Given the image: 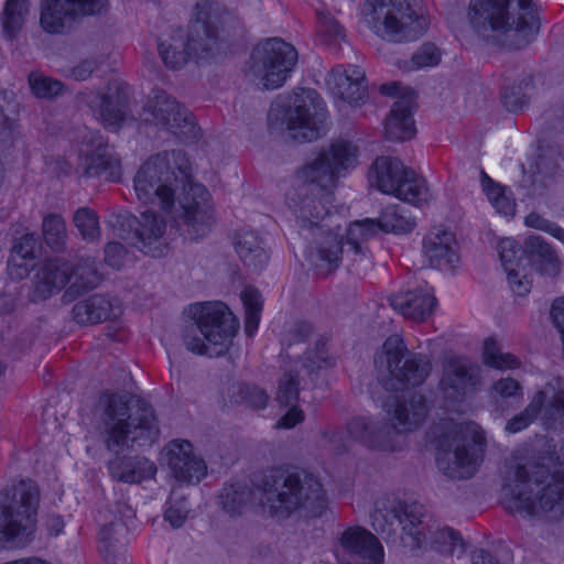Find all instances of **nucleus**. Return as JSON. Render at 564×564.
<instances>
[{"instance_id":"nucleus-9","label":"nucleus","mask_w":564,"mask_h":564,"mask_svg":"<svg viewBox=\"0 0 564 564\" xmlns=\"http://www.w3.org/2000/svg\"><path fill=\"white\" fill-rule=\"evenodd\" d=\"M332 193L316 192L307 186H295L288 194L286 202L296 217L300 232L305 238L315 237L317 232L325 235L324 240L318 242L314 251L311 252L312 261L319 269L330 272L327 265L319 259L318 249L323 246L330 247V241L336 239L341 242L338 232L332 231Z\"/></svg>"},{"instance_id":"nucleus-64","label":"nucleus","mask_w":564,"mask_h":564,"mask_svg":"<svg viewBox=\"0 0 564 564\" xmlns=\"http://www.w3.org/2000/svg\"><path fill=\"white\" fill-rule=\"evenodd\" d=\"M304 412L295 404H291V408L278 421L276 426L283 429H293L297 424L304 421Z\"/></svg>"},{"instance_id":"nucleus-20","label":"nucleus","mask_w":564,"mask_h":564,"mask_svg":"<svg viewBox=\"0 0 564 564\" xmlns=\"http://www.w3.org/2000/svg\"><path fill=\"white\" fill-rule=\"evenodd\" d=\"M113 227L120 238L130 241L145 254L160 258L167 252V245L163 240L166 223L151 210L141 213L139 218L127 212L118 214Z\"/></svg>"},{"instance_id":"nucleus-35","label":"nucleus","mask_w":564,"mask_h":564,"mask_svg":"<svg viewBox=\"0 0 564 564\" xmlns=\"http://www.w3.org/2000/svg\"><path fill=\"white\" fill-rule=\"evenodd\" d=\"M415 93L406 88L394 101L389 117L386 119V135L391 141H405L414 137L416 130L412 117Z\"/></svg>"},{"instance_id":"nucleus-62","label":"nucleus","mask_w":564,"mask_h":564,"mask_svg":"<svg viewBox=\"0 0 564 564\" xmlns=\"http://www.w3.org/2000/svg\"><path fill=\"white\" fill-rule=\"evenodd\" d=\"M126 256V248L120 242H109L105 247V261L112 268L119 269Z\"/></svg>"},{"instance_id":"nucleus-41","label":"nucleus","mask_w":564,"mask_h":564,"mask_svg":"<svg viewBox=\"0 0 564 564\" xmlns=\"http://www.w3.org/2000/svg\"><path fill=\"white\" fill-rule=\"evenodd\" d=\"M525 248L534 259L536 270L546 276L556 278L561 272V261L555 251L540 236H530L525 240Z\"/></svg>"},{"instance_id":"nucleus-39","label":"nucleus","mask_w":564,"mask_h":564,"mask_svg":"<svg viewBox=\"0 0 564 564\" xmlns=\"http://www.w3.org/2000/svg\"><path fill=\"white\" fill-rule=\"evenodd\" d=\"M100 280L95 258H80L75 265L72 264V275L68 288L63 294V301L65 303L75 301L82 294L97 288Z\"/></svg>"},{"instance_id":"nucleus-19","label":"nucleus","mask_w":564,"mask_h":564,"mask_svg":"<svg viewBox=\"0 0 564 564\" xmlns=\"http://www.w3.org/2000/svg\"><path fill=\"white\" fill-rule=\"evenodd\" d=\"M424 516V507L419 502L399 501L390 496H381L375 500L370 513L372 528L381 534L390 535L392 524L397 521L402 529L401 541L405 549L419 545L421 533L415 530L416 522Z\"/></svg>"},{"instance_id":"nucleus-25","label":"nucleus","mask_w":564,"mask_h":564,"mask_svg":"<svg viewBox=\"0 0 564 564\" xmlns=\"http://www.w3.org/2000/svg\"><path fill=\"white\" fill-rule=\"evenodd\" d=\"M79 99L90 109L95 119L110 132H118L129 119H132L128 110V98L120 88L115 94L80 93Z\"/></svg>"},{"instance_id":"nucleus-34","label":"nucleus","mask_w":564,"mask_h":564,"mask_svg":"<svg viewBox=\"0 0 564 564\" xmlns=\"http://www.w3.org/2000/svg\"><path fill=\"white\" fill-rule=\"evenodd\" d=\"M83 174L87 177H104L107 181H117L121 176L120 160L113 149L99 138L94 148L86 152L82 161Z\"/></svg>"},{"instance_id":"nucleus-2","label":"nucleus","mask_w":564,"mask_h":564,"mask_svg":"<svg viewBox=\"0 0 564 564\" xmlns=\"http://www.w3.org/2000/svg\"><path fill=\"white\" fill-rule=\"evenodd\" d=\"M97 415L102 444L116 454L107 464L110 476L126 484L153 478L156 474L153 462L143 456L120 455L138 440L153 442L159 436L152 408L129 394L105 392L98 399Z\"/></svg>"},{"instance_id":"nucleus-57","label":"nucleus","mask_w":564,"mask_h":564,"mask_svg":"<svg viewBox=\"0 0 564 564\" xmlns=\"http://www.w3.org/2000/svg\"><path fill=\"white\" fill-rule=\"evenodd\" d=\"M321 434L327 442L329 449L335 454L346 453L350 447V441L343 431L328 429L323 431Z\"/></svg>"},{"instance_id":"nucleus-40","label":"nucleus","mask_w":564,"mask_h":564,"mask_svg":"<svg viewBox=\"0 0 564 564\" xmlns=\"http://www.w3.org/2000/svg\"><path fill=\"white\" fill-rule=\"evenodd\" d=\"M119 308L101 294H94L76 303L73 307V317L78 324H98L116 317Z\"/></svg>"},{"instance_id":"nucleus-59","label":"nucleus","mask_w":564,"mask_h":564,"mask_svg":"<svg viewBox=\"0 0 564 564\" xmlns=\"http://www.w3.org/2000/svg\"><path fill=\"white\" fill-rule=\"evenodd\" d=\"M492 391L501 398L522 395V387L516 379L510 377L496 381L492 386Z\"/></svg>"},{"instance_id":"nucleus-53","label":"nucleus","mask_w":564,"mask_h":564,"mask_svg":"<svg viewBox=\"0 0 564 564\" xmlns=\"http://www.w3.org/2000/svg\"><path fill=\"white\" fill-rule=\"evenodd\" d=\"M318 34L325 44H337L345 39V30L329 13L317 12Z\"/></svg>"},{"instance_id":"nucleus-60","label":"nucleus","mask_w":564,"mask_h":564,"mask_svg":"<svg viewBox=\"0 0 564 564\" xmlns=\"http://www.w3.org/2000/svg\"><path fill=\"white\" fill-rule=\"evenodd\" d=\"M506 273L513 293L523 296L530 292L532 282L525 274H521L520 269H514Z\"/></svg>"},{"instance_id":"nucleus-63","label":"nucleus","mask_w":564,"mask_h":564,"mask_svg":"<svg viewBox=\"0 0 564 564\" xmlns=\"http://www.w3.org/2000/svg\"><path fill=\"white\" fill-rule=\"evenodd\" d=\"M99 68V62L97 58H87L82 61L72 69V76L76 80H87L95 70Z\"/></svg>"},{"instance_id":"nucleus-45","label":"nucleus","mask_w":564,"mask_h":564,"mask_svg":"<svg viewBox=\"0 0 564 564\" xmlns=\"http://www.w3.org/2000/svg\"><path fill=\"white\" fill-rule=\"evenodd\" d=\"M240 297L245 307V332L252 336L259 326L263 301L260 292L253 286H246Z\"/></svg>"},{"instance_id":"nucleus-37","label":"nucleus","mask_w":564,"mask_h":564,"mask_svg":"<svg viewBox=\"0 0 564 564\" xmlns=\"http://www.w3.org/2000/svg\"><path fill=\"white\" fill-rule=\"evenodd\" d=\"M390 304L405 318L423 322L433 314L436 299L427 289L417 288L393 295Z\"/></svg>"},{"instance_id":"nucleus-8","label":"nucleus","mask_w":564,"mask_h":564,"mask_svg":"<svg viewBox=\"0 0 564 564\" xmlns=\"http://www.w3.org/2000/svg\"><path fill=\"white\" fill-rule=\"evenodd\" d=\"M239 323L223 302L205 303L193 307V322L183 330L186 348L197 355H224L236 335Z\"/></svg>"},{"instance_id":"nucleus-14","label":"nucleus","mask_w":564,"mask_h":564,"mask_svg":"<svg viewBox=\"0 0 564 564\" xmlns=\"http://www.w3.org/2000/svg\"><path fill=\"white\" fill-rule=\"evenodd\" d=\"M281 115L290 137L300 142H312L326 132L327 111L318 93L301 88L288 101L278 104L270 111V119Z\"/></svg>"},{"instance_id":"nucleus-49","label":"nucleus","mask_w":564,"mask_h":564,"mask_svg":"<svg viewBox=\"0 0 564 564\" xmlns=\"http://www.w3.org/2000/svg\"><path fill=\"white\" fill-rule=\"evenodd\" d=\"M300 372L297 369L285 370L279 380L276 401L280 405H291L299 400Z\"/></svg>"},{"instance_id":"nucleus-54","label":"nucleus","mask_w":564,"mask_h":564,"mask_svg":"<svg viewBox=\"0 0 564 564\" xmlns=\"http://www.w3.org/2000/svg\"><path fill=\"white\" fill-rule=\"evenodd\" d=\"M441 52L432 43H424L412 56L411 64L413 69L422 67H432L440 63Z\"/></svg>"},{"instance_id":"nucleus-43","label":"nucleus","mask_w":564,"mask_h":564,"mask_svg":"<svg viewBox=\"0 0 564 564\" xmlns=\"http://www.w3.org/2000/svg\"><path fill=\"white\" fill-rule=\"evenodd\" d=\"M29 12V0H7L2 17L1 25L3 36L8 41H13L23 28L25 17Z\"/></svg>"},{"instance_id":"nucleus-46","label":"nucleus","mask_w":564,"mask_h":564,"mask_svg":"<svg viewBox=\"0 0 564 564\" xmlns=\"http://www.w3.org/2000/svg\"><path fill=\"white\" fill-rule=\"evenodd\" d=\"M43 237L46 243L55 251L64 249L66 243V224L58 214H48L42 221Z\"/></svg>"},{"instance_id":"nucleus-33","label":"nucleus","mask_w":564,"mask_h":564,"mask_svg":"<svg viewBox=\"0 0 564 564\" xmlns=\"http://www.w3.org/2000/svg\"><path fill=\"white\" fill-rule=\"evenodd\" d=\"M415 530L421 534L415 535V538L420 539L419 545L408 549L411 552L430 544L433 550L449 555L454 553L456 547H463V540L459 533L451 528H441L425 510L424 516L416 522Z\"/></svg>"},{"instance_id":"nucleus-31","label":"nucleus","mask_w":564,"mask_h":564,"mask_svg":"<svg viewBox=\"0 0 564 564\" xmlns=\"http://www.w3.org/2000/svg\"><path fill=\"white\" fill-rule=\"evenodd\" d=\"M558 155L553 151L542 152L528 166L523 165V175L520 186L529 196H541L554 181L558 170Z\"/></svg>"},{"instance_id":"nucleus-30","label":"nucleus","mask_w":564,"mask_h":564,"mask_svg":"<svg viewBox=\"0 0 564 564\" xmlns=\"http://www.w3.org/2000/svg\"><path fill=\"white\" fill-rule=\"evenodd\" d=\"M478 383L477 371L466 360L459 357H451L443 366V377L440 382L445 399L462 401L469 392H473Z\"/></svg>"},{"instance_id":"nucleus-4","label":"nucleus","mask_w":564,"mask_h":564,"mask_svg":"<svg viewBox=\"0 0 564 564\" xmlns=\"http://www.w3.org/2000/svg\"><path fill=\"white\" fill-rule=\"evenodd\" d=\"M258 499L263 511L278 519L297 513L304 518L322 517L327 498L321 481L304 471L273 468L258 486Z\"/></svg>"},{"instance_id":"nucleus-38","label":"nucleus","mask_w":564,"mask_h":564,"mask_svg":"<svg viewBox=\"0 0 564 564\" xmlns=\"http://www.w3.org/2000/svg\"><path fill=\"white\" fill-rule=\"evenodd\" d=\"M234 246L237 256L250 271L260 272L269 263V252L258 232L252 230L237 232Z\"/></svg>"},{"instance_id":"nucleus-44","label":"nucleus","mask_w":564,"mask_h":564,"mask_svg":"<svg viewBox=\"0 0 564 564\" xmlns=\"http://www.w3.org/2000/svg\"><path fill=\"white\" fill-rule=\"evenodd\" d=\"M218 499L225 512L230 516L241 514L251 502V489L243 484L226 485Z\"/></svg>"},{"instance_id":"nucleus-47","label":"nucleus","mask_w":564,"mask_h":564,"mask_svg":"<svg viewBox=\"0 0 564 564\" xmlns=\"http://www.w3.org/2000/svg\"><path fill=\"white\" fill-rule=\"evenodd\" d=\"M73 221L84 240L95 242L100 239L98 215L88 207H80L74 213Z\"/></svg>"},{"instance_id":"nucleus-6","label":"nucleus","mask_w":564,"mask_h":564,"mask_svg":"<svg viewBox=\"0 0 564 564\" xmlns=\"http://www.w3.org/2000/svg\"><path fill=\"white\" fill-rule=\"evenodd\" d=\"M468 18L476 32H497L505 45L514 50L527 46L540 31L531 0H471Z\"/></svg>"},{"instance_id":"nucleus-15","label":"nucleus","mask_w":564,"mask_h":564,"mask_svg":"<svg viewBox=\"0 0 564 564\" xmlns=\"http://www.w3.org/2000/svg\"><path fill=\"white\" fill-rule=\"evenodd\" d=\"M369 183L383 194L422 206L431 199L426 181L398 158L379 156L369 169Z\"/></svg>"},{"instance_id":"nucleus-11","label":"nucleus","mask_w":564,"mask_h":564,"mask_svg":"<svg viewBox=\"0 0 564 564\" xmlns=\"http://www.w3.org/2000/svg\"><path fill=\"white\" fill-rule=\"evenodd\" d=\"M378 381L388 391L422 384L430 376V359L410 351L399 336H390L375 357Z\"/></svg>"},{"instance_id":"nucleus-48","label":"nucleus","mask_w":564,"mask_h":564,"mask_svg":"<svg viewBox=\"0 0 564 564\" xmlns=\"http://www.w3.org/2000/svg\"><path fill=\"white\" fill-rule=\"evenodd\" d=\"M484 361L487 366L500 370L514 369L520 366V361L514 355L502 352L497 341L491 338L485 340Z\"/></svg>"},{"instance_id":"nucleus-10","label":"nucleus","mask_w":564,"mask_h":564,"mask_svg":"<svg viewBox=\"0 0 564 564\" xmlns=\"http://www.w3.org/2000/svg\"><path fill=\"white\" fill-rule=\"evenodd\" d=\"M438 469L452 479L471 477L481 462L485 437L476 423L453 424L440 438Z\"/></svg>"},{"instance_id":"nucleus-56","label":"nucleus","mask_w":564,"mask_h":564,"mask_svg":"<svg viewBox=\"0 0 564 564\" xmlns=\"http://www.w3.org/2000/svg\"><path fill=\"white\" fill-rule=\"evenodd\" d=\"M39 249V239L34 234H25L19 238L12 248V260L19 257L23 260L34 259Z\"/></svg>"},{"instance_id":"nucleus-61","label":"nucleus","mask_w":564,"mask_h":564,"mask_svg":"<svg viewBox=\"0 0 564 564\" xmlns=\"http://www.w3.org/2000/svg\"><path fill=\"white\" fill-rule=\"evenodd\" d=\"M241 393L245 401L254 409H263L267 405L269 397L265 391L259 387L246 386L241 390Z\"/></svg>"},{"instance_id":"nucleus-13","label":"nucleus","mask_w":564,"mask_h":564,"mask_svg":"<svg viewBox=\"0 0 564 564\" xmlns=\"http://www.w3.org/2000/svg\"><path fill=\"white\" fill-rule=\"evenodd\" d=\"M239 26L237 18L214 0L195 6V20L187 35L186 47L193 58L207 59L221 53L223 41Z\"/></svg>"},{"instance_id":"nucleus-50","label":"nucleus","mask_w":564,"mask_h":564,"mask_svg":"<svg viewBox=\"0 0 564 564\" xmlns=\"http://www.w3.org/2000/svg\"><path fill=\"white\" fill-rule=\"evenodd\" d=\"M166 505L167 507L164 512L165 521L174 529L181 528L189 512L186 498L176 490H172Z\"/></svg>"},{"instance_id":"nucleus-26","label":"nucleus","mask_w":564,"mask_h":564,"mask_svg":"<svg viewBox=\"0 0 564 564\" xmlns=\"http://www.w3.org/2000/svg\"><path fill=\"white\" fill-rule=\"evenodd\" d=\"M351 438L372 451L394 452L399 448V434L393 426L382 420L359 416L347 424Z\"/></svg>"},{"instance_id":"nucleus-3","label":"nucleus","mask_w":564,"mask_h":564,"mask_svg":"<svg viewBox=\"0 0 564 564\" xmlns=\"http://www.w3.org/2000/svg\"><path fill=\"white\" fill-rule=\"evenodd\" d=\"M543 455L519 451L507 460L502 501L511 513L558 521L564 516V473L551 471Z\"/></svg>"},{"instance_id":"nucleus-7","label":"nucleus","mask_w":564,"mask_h":564,"mask_svg":"<svg viewBox=\"0 0 564 564\" xmlns=\"http://www.w3.org/2000/svg\"><path fill=\"white\" fill-rule=\"evenodd\" d=\"M40 491L32 480H20L0 490V546H23L33 539Z\"/></svg>"},{"instance_id":"nucleus-27","label":"nucleus","mask_w":564,"mask_h":564,"mask_svg":"<svg viewBox=\"0 0 564 564\" xmlns=\"http://www.w3.org/2000/svg\"><path fill=\"white\" fill-rule=\"evenodd\" d=\"M164 459L176 480L198 482L207 473L204 459L193 452L186 440H173L163 449Z\"/></svg>"},{"instance_id":"nucleus-16","label":"nucleus","mask_w":564,"mask_h":564,"mask_svg":"<svg viewBox=\"0 0 564 564\" xmlns=\"http://www.w3.org/2000/svg\"><path fill=\"white\" fill-rule=\"evenodd\" d=\"M297 62L295 47L272 37L259 43L252 51L247 76L262 89L281 87Z\"/></svg>"},{"instance_id":"nucleus-18","label":"nucleus","mask_w":564,"mask_h":564,"mask_svg":"<svg viewBox=\"0 0 564 564\" xmlns=\"http://www.w3.org/2000/svg\"><path fill=\"white\" fill-rule=\"evenodd\" d=\"M539 416L549 429H564V378H553L538 390L524 410L507 422L506 431L521 432Z\"/></svg>"},{"instance_id":"nucleus-23","label":"nucleus","mask_w":564,"mask_h":564,"mask_svg":"<svg viewBox=\"0 0 564 564\" xmlns=\"http://www.w3.org/2000/svg\"><path fill=\"white\" fill-rule=\"evenodd\" d=\"M337 564H382L380 541L361 527H349L338 536L334 547Z\"/></svg>"},{"instance_id":"nucleus-29","label":"nucleus","mask_w":564,"mask_h":564,"mask_svg":"<svg viewBox=\"0 0 564 564\" xmlns=\"http://www.w3.org/2000/svg\"><path fill=\"white\" fill-rule=\"evenodd\" d=\"M326 82L332 94L349 105L358 106L367 97L366 75L357 66L346 68L343 65H336L328 74Z\"/></svg>"},{"instance_id":"nucleus-5","label":"nucleus","mask_w":564,"mask_h":564,"mask_svg":"<svg viewBox=\"0 0 564 564\" xmlns=\"http://www.w3.org/2000/svg\"><path fill=\"white\" fill-rule=\"evenodd\" d=\"M415 221L406 215L400 205L386 207L378 219L365 218L352 221L346 235V248L340 241L332 240L330 247L323 246L318 249L319 259L327 265L329 271H335L340 262H344L349 271H360L371 263V256L366 241L379 231L383 232H410Z\"/></svg>"},{"instance_id":"nucleus-22","label":"nucleus","mask_w":564,"mask_h":564,"mask_svg":"<svg viewBox=\"0 0 564 564\" xmlns=\"http://www.w3.org/2000/svg\"><path fill=\"white\" fill-rule=\"evenodd\" d=\"M134 518L133 509L123 501L113 508L99 511L101 529L99 533V551L107 564H123L128 544V521Z\"/></svg>"},{"instance_id":"nucleus-52","label":"nucleus","mask_w":564,"mask_h":564,"mask_svg":"<svg viewBox=\"0 0 564 564\" xmlns=\"http://www.w3.org/2000/svg\"><path fill=\"white\" fill-rule=\"evenodd\" d=\"M498 253L506 272L521 268L524 250L511 238H503L498 243Z\"/></svg>"},{"instance_id":"nucleus-1","label":"nucleus","mask_w":564,"mask_h":564,"mask_svg":"<svg viewBox=\"0 0 564 564\" xmlns=\"http://www.w3.org/2000/svg\"><path fill=\"white\" fill-rule=\"evenodd\" d=\"M138 199L159 206L187 227L191 239L206 236L215 224L210 196L205 186L192 181V166L183 150L151 155L134 178Z\"/></svg>"},{"instance_id":"nucleus-32","label":"nucleus","mask_w":564,"mask_h":564,"mask_svg":"<svg viewBox=\"0 0 564 564\" xmlns=\"http://www.w3.org/2000/svg\"><path fill=\"white\" fill-rule=\"evenodd\" d=\"M422 250L429 264L438 270H452L459 260L454 234L442 228L424 237Z\"/></svg>"},{"instance_id":"nucleus-24","label":"nucleus","mask_w":564,"mask_h":564,"mask_svg":"<svg viewBox=\"0 0 564 564\" xmlns=\"http://www.w3.org/2000/svg\"><path fill=\"white\" fill-rule=\"evenodd\" d=\"M145 111L180 139H192L197 135V126L192 112L181 106L175 98L163 90H155L149 97Z\"/></svg>"},{"instance_id":"nucleus-42","label":"nucleus","mask_w":564,"mask_h":564,"mask_svg":"<svg viewBox=\"0 0 564 564\" xmlns=\"http://www.w3.org/2000/svg\"><path fill=\"white\" fill-rule=\"evenodd\" d=\"M159 54L167 68H182L192 56L186 47L183 30L176 29L166 39H160L158 43Z\"/></svg>"},{"instance_id":"nucleus-58","label":"nucleus","mask_w":564,"mask_h":564,"mask_svg":"<svg viewBox=\"0 0 564 564\" xmlns=\"http://www.w3.org/2000/svg\"><path fill=\"white\" fill-rule=\"evenodd\" d=\"M529 455H543L545 457L544 463L550 467L553 465L564 466V438L561 441L558 447H553L549 444H544L542 448L538 451H529Z\"/></svg>"},{"instance_id":"nucleus-12","label":"nucleus","mask_w":564,"mask_h":564,"mask_svg":"<svg viewBox=\"0 0 564 564\" xmlns=\"http://www.w3.org/2000/svg\"><path fill=\"white\" fill-rule=\"evenodd\" d=\"M365 7L368 26L383 41H415L427 30L426 19L416 13L410 0H367Z\"/></svg>"},{"instance_id":"nucleus-36","label":"nucleus","mask_w":564,"mask_h":564,"mask_svg":"<svg viewBox=\"0 0 564 564\" xmlns=\"http://www.w3.org/2000/svg\"><path fill=\"white\" fill-rule=\"evenodd\" d=\"M72 275V263L54 259L46 261L35 275L34 301H43L68 286Z\"/></svg>"},{"instance_id":"nucleus-28","label":"nucleus","mask_w":564,"mask_h":564,"mask_svg":"<svg viewBox=\"0 0 564 564\" xmlns=\"http://www.w3.org/2000/svg\"><path fill=\"white\" fill-rule=\"evenodd\" d=\"M383 409L398 434L417 429L429 413L427 402L419 393H411L409 397L390 395Z\"/></svg>"},{"instance_id":"nucleus-17","label":"nucleus","mask_w":564,"mask_h":564,"mask_svg":"<svg viewBox=\"0 0 564 564\" xmlns=\"http://www.w3.org/2000/svg\"><path fill=\"white\" fill-rule=\"evenodd\" d=\"M358 149L351 142L338 140L323 150L296 172V186H307L316 192H329L345 170L357 164Z\"/></svg>"},{"instance_id":"nucleus-51","label":"nucleus","mask_w":564,"mask_h":564,"mask_svg":"<svg viewBox=\"0 0 564 564\" xmlns=\"http://www.w3.org/2000/svg\"><path fill=\"white\" fill-rule=\"evenodd\" d=\"M29 85L37 98L51 99L61 94L63 84L41 73L32 72L29 75Z\"/></svg>"},{"instance_id":"nucleus-55","label":"nucleus","mask_w":564,"mask_h":564,"mask_svg":"<svg viewBox=\"0 0 564 564\" xmlns=\"http://www.w3.org/2000/svg\"><path fill=\"white\" fill-rule=\"evenodd\" d=\"M501 100L507 110L517 112L528 104L529 98L522 91L520 85H511L503 87L501 91Z\"/></svg>"},{"instance_id":"nucleus-21","label":"nucleus","mask_w":564,"mask_h":564,"mask_svg":"<svg viewBox=\"0 0 564 564\" xmlns=\"http://www.w3.org/2000/svg\"><path fill=\"white\" fill-rule=\"evenodd\" d=\"M108 0H42L40 25L48 34H64L84 17L104 12Z\"/></svg>"}]
</instances>
